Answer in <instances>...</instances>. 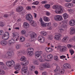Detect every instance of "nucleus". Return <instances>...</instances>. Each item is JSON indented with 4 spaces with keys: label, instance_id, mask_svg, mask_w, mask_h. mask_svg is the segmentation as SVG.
Masks as SVG:
<instances>
[{
    "label": "nucleus",
    "instance_id": "obj_1",
    "mask_svg": "<svg viewBox=\"0 0 75 75\" xmlns=\"http://www.w3.org/2000/svg\"><path fill=\"white\" fill-rule=\"evenodd\" d=\"M21 72L23 75H28L29 72L27 70V67L26 66H24L21 69Z\"/></svg>",
    "mask_w": 75,
    "mask_h": 75
},
{
    "label": "nucleus",
    "instance_id": "obj_2",
    "mask_svg": "<svg viewBox=\"0 0 75 75\" xmlns=\"http://www.w3.org/2000/svg\"><path fill=\"white\" fill-rule=\"evenodd\" d=\"M28 34L30 35L32 41H35V40H36L37 34H36L35 33L32 31H30L28 33Z\"/></svg>",
    "mask_w": 75,
    "mask_h": 75
},
{
    "label": "nucleus",
    "instance_id": "obj_3",
    "mask_svg": "<svg viewBox=\"0 0 75 75\" xmlns=\"http://www.w3.org/2000/svg\"><path fill=\"white\" fill-rule=\"evenodd\" d=\"M67 27V25L65 24V22H64L63 23V24L62 25V26L59 25L58 27V28L61 33H63L64 31V29L63 28H66Z\"/></svg>",
    "mask_w": 75,
    "mask_h": 75
},
{
    "label": "nucleus",
    "instance_id": "obj_4",
    "mask_svg": "<svg viewBox=\"0 0 75 75\" xmlns=\"http://www.w3.org/2000/svg\"><path fill=\"white\" fill-rule=\"evenodd\" d=\"M42 54V51H37L35 52V58H39L40 57V61L41 62H42V60H40L41 59H42V57L40 55L41 54Z\"/></svg>",
    "mask_w": 75,
    "mask_h": 75
},
{
    "label": "nucleus",
    "instance_id": "obj_5",
    "mask_svg": "<svg viewBox=\"0 0 75 75\" xmlns=\"http://www.w3.org/2000/svg\"><path fill=\"white\" fill-rule=\"evenodd\" d=\"M50 64L49 63H45L43 64H40V71H42L45 68H50Z\"/></svg>",
    "mask_w": 75,
    "mask_h": 75
},
{
    "label": "nucleus",
    "instance_id": "obj_6",
    "mask_svg": "<svg viewBox=\"0 0 75 75\" xmlns=\"http://www.w3.org/2000/svg\"><path fill=\"white\" fill-rule=\"evenodd\" d=\"M6 65L8 67H11V66L15 65V62L13 60L8 61L6 63Z\"/></svg>",
    "mask_w": 75,
    "mask_h": 75
},
{
    "label": "nucleus",
    "instance_id": "obj_7",
    "mask_svg": "<svg viewBox=\"0 0 75 75\" xmlns=\"http://www.w3.org/2000/svg\"><path fill=\"white\" fill-rule=\"evenodd\" d=\"M52 8L53 9H59V10H63L64 8L61 6H58L57 5H55L52 6Z\"/></svg>",
    "mask_w": 75,
    "mask_h": 75
},
{
    "label": "nucleus",
    "instance_id": "obj_8",
    "mask_svg": "<svg viewBox=\"0 0 75 75\" xmlns=\"http://www.w3.org/2000/svg\"><path fill=\"white\" fill-rule=\"evenodd\" d=\"M26 19L28 21H31L33 20V16L30 14H28L26 16Z\"/></svg>",
    "mask_w": 75,
    "mask_h": 75
},
{
    "label": "nucleus",
    "instance_id": "obj_9",
    "mask_svg": "<svg viewBox=\"0 0 75 75\" xmlns=\"http://www.w3.org/2000/svg\"><path fill=\"white\" fill-rule=\"evenodd\" d=\"M38 40L42 43H43L45 41V38L44 36L42 35L39 36L38 38Z\"/></svg>",
    "mask_w": 75,
    "mask_h": 75
},
{
    "label": "nucleus",
    "instance_id": "obj_10",
    "mask_svg": "<svg viewBox=\"0 0 75 75\" xmlns=\"http://www.w3.org/2000/svg\"><path fill=\"white\" fill-rule=\"evenodd\" d=\"M63 67L65 69H69L71 68V65L67 63L64 64L63 65Z\"/></svg>",
    "mask_w": 75,
    "mask_h": 75
},
{
    "label": "nucleus",
    "instance_id": "obj_11",
    "mask_svg": "<svg viewBox=\"0 0 75 75\" xmlns=\"http://www.w3.org/2000/svg\"><path fill=\"white\" fill-rule=\"evenodd\" d=\"M62 36V35L60 34H58L55 35L54 36V38L57 41H59L60 40V38Z\"/></svg>",
    "mask_w": 75,
    "mask_h": 75
},
{
    "label": "nucleus",
    "instance_id": "obj_12",
    "mask_svg": "<svg viewBox=\"0 0 75 75\" xmlns=\"http://www.w3.org/2000/svg\"><path fill=\"white\" fill-rule=\"evenodd\" d=\"M69 24L70 26H74L75 25V20H71L69 22Z\"/></svg>",
    "mask_w": 75,
    "mask_h": 75
},
{
    "label": "nucleus",
    "instance_id": "obj_13",
    "mask_svg": "<svg viewBox=\"0 0 75 75\" xmlns=\"http://www.w3.org/2000/svg\"><path fill=\"white\" fill-rule=\"evenodd\" d=\"M69 40V37L66 36L64 37L62 39V41L63 42H67Z\"/></svg>",
    "mask_w": 75,
    "mask_h": 75
},
{
    "label": "nucleus",
    "instance_id": "obj_14",
    "mask_svg": "<svg viewBox=\"0 0 75 75\" xmlns=\"http://www.w3.org/2000/svg\"><path fill=\"white\" fill-rule=\"evenodd\" d=\"M71 30L70 32V34L72 35L75 33V29L71 27L70 28Z\"/></svg>",
    "mask_w": 75,
    "mask_h": 75
},
{
    "label": "nucleus",
    "instance_id": "obj_15",
    "mask_svg": "<svg viewBox=\"0 0 75 75\" xmlns=\"http://www.w3.org/2000/svg\"><path fill=\"white\" fill-rule=\"evenodd\" d=\"M33 63L34 65H39V62L36 59H34L33 60Z\"/></svg>",
    "mask_w": 75,
    "mask_h": 75
},
{
    "label": "nucleus",
    "instance_id": "obj_16",
    "mask_svg": "<svg viewBox=\"0 0 75 75\" xmlns=\"http://www.w3.org/2000/svg\"><path fill=\"white\" fill-rule=\"evenodd\" d=\"M61 50H60L61 52H62V51H63L64 52H65V51H67L68 49H67V47H61Z\"/></svg>",
    "mask_w": 75,
    "mask_h": 75
},
{
    "label": "nucleus",
    "instance_id": "obj_17",
    "mask_svg": "<svg viewBox=\"0 0 75 75\" xmlns=\"http://www.w3.org/2000/svg\"><path fill=\"white\" fill-rule=\"evenodd\" d=\"M45 50L47 52H51V51H52L53 50L50 47H47L46 48Z\"/></svg>",
    "mask_w": 75,
    "mask_h": 75
},
{
    "label": "nucleus",
    "instance_id": "obj_18",
    "mask_svg": "<svg viewBox=\"0 0 75 75\" xmlns=\"http://www.w3.org/2000/svg\"><path fill=\"white\" fill-rule=\"evenodd\" d=\"M47 58L49 60H52L53 58V55L52 54H49L47 56Z\"/></svg>",
    "mask_w": 75,
    "mask_h": 75
},
{
    "label": "nucleus",
    "instance_id": "obj_19",
    "mask_svg": "<svg viewBox=\"0 0 75 75\" xmlns=\"http://www.w3.org/2000/svg\"><path fill=\"white\" fill-rule=\"evenodd\" d=\"M1 44L2 45L5 46V45H7V42L5 40H2L1 42Z\"/></svg>",
    "mask_w": 75,
    "mask_h": 75
},
{
    "label": "nucleus",
    "instance_id": "obj_20",
    "mask_svg": "<svg viewBox=\"0 0 75 75\" xmlns=\"http://www.w3.org/2000/svg\"><path fill=\"white\" fill-rule=\"evenodd\" d=\"M23 26L25 28H29L30 25H29L28 23H23Z\"/></svg>",
    "mask_w": 75,
    "mask_h": 75
},
{
    "label": "nucleus",
    "instance_id": "obj_21",
    "mask_svg": "<svg viewBox=\"0 0 75 75\" xmlns=\"http://www.w3.org/2000/svg\"><path fill=\"white\" fill-rule=\"evenodd\" d=\"M31 25L33 27H35V26H37L36 22L34 21H32V23H31Z\"/></svg>",
    "mask_w": 75,
    "mask_h": 75
},
{
    "label": "nucleus",
    "instance_id": "obj_22",
    "mask_svg": "<svg viewBox=\"0 0 75 75\" xmlns=\"http://www.w3.org/2000/svg\"><path fill=\"white\" fill-rule=\"evenodd\" d=\"M64 11V10H55V12L57 14H61V13H62Z\"/></svg>",
    "mask_w": 75,
    "mask_h": 75
},
{
    "label": "nucleus",
    "instance_id": "obj_23",
    "mask_svg": "<svg viewBox=\"0 0 75 75\" xmlns=\"http://www.w3.org/2000/svg\"><path fill=\"white\" fill-rule=\"evenodd\" d=\"M15 69H18V70H20V68H21V66L19 63L18 64L16 65V66L15 67Z\"/></svg>",
    "mask_w": 75,
    "mask_h": 75
},
{
    "label": "nucleus",
    "instance_id": "obj_24",
    "mask_svg": "<svg viewBox=\"0 0 75 75\" xmlns=\"http://www.w3.org/2000/svg\"><path fill=\"white\" fill-rule=\"evenodd\" d=\"M43 20L44 21H46L47 22H48V21H50V18L46 16H45L44 17Z\"/></svg>",
    "mask_w": 75,
    "mask_h": 75
},
{
    "label": "nucleus",
    "instance_id": "obj_25",
    "mask_svg": "<svg viewBox=\"0 0 75 75\" xmlns=\"http://www.w3.org/2000/svg\"><path fill=\"white\" fill-rule=\"evenodd\" d=\"M17 55L18 57H21L22 55H23V53H22V51H18L17 53Z\"/></svg>",
    "mask_w": 75,
    "mask_h": 75
},
{
    "label": "nucleus",
    "instance_id": "obj_26",
    "mask_svg": "<svg viewBox=\"0 0 75 75\" xmlns=\"http://www.w3.org/2000/svg\"><path fill=\"white\" fill-rule=\"evenodd\" d=\"M20 41L21 42H24L25 41V38L23 36H21L20 38Z\"/></svg>",
    "mask_w": 75,
    "mask_h": 75
},
{
    "label": "nucleus",
    "instance_id": "obj_27",
    "mask_svg": "<svg viewBox=\"0 0 75 75\" xmlns=\"http://www.w3.org/2000/svg\"><path fill=\"white\" fill-rule=\"evenodd\" d=\"M9 38V35L8 36H3L2 37V38L3 40H8Z\"/></svg>",
    "mask_w": 75,
    "mask_h": 75
},
{
    "label": "nucleus",
    "instance_id": "obj_28",
    "mask_svg": "<svg viewBox=\"0 0 75 75\" xmlns=\"http://www.w3.org/2000/svg\"><path fill=\"white\" fill-rule=\"evenodd\" d=\"M25 60V57L24 56H22L20 59V61H24Z\"/></svg>",
    "mask_w": 75,
    "mask_h": 75
},
{
    "label": "nucleus",
    "instance_id": "obj_29",
    "mask_svg": "<svg viewBox=\"0 0 75 75\" xmlns=\"http://www.w3.org/2000/svg\"><path fill=\"white\" fill-rule=\"evenodd\" d=\"M40 25L43 27H46V23H45L44 22H40Z\"/></svg>",
    "mask_w": 75,
    "mask_h": 75
},
{
    "label": "nucleus",
    "instance_id": "obj_30",
    "mask_svg": "<svg viewBox=\"0 0 75 75\" xmlns=\"http://www.w3.org/2000/svg\"><path fill=\"white\" fill-rule=\"evenodd\" d=\"M50 4H46L44 7L45 8H46L47 9L50 8Z\"/></svg>",
    "mask_w": 75,
    "mask_h": 75
},
{
    "label": "nucleus",
    "instance_id": "obj_31",
    "mask_svg": "<svg viewBox=\"0 0 75 75\" xmlns=\"http://www.w3.org/2000/svg\"><path fill=\"white\" fill-rule=\"evenodd\" d=\"M12 40H13V41H14V42H12V41L11 40H9L8 42V45H11L12 42H13V43H14L15 42V40L13 39H12Z\"/></svg>",
    "mask_w": 75,
    "mask_h": 75
},
{
    "label": "nucleus",
    "instance_id": "obj_32",
    "mask_svg": "<svg viewBox=\"0 0 75 75\" xmlns=\"http://www.w3.org/2000/svg\"><path fill=\"white\" fill-rule=\"evenodd\" d=\"M28 54L30 56H32L33 55V51L28 52Z\"/></svg>",
    "mask_w": 75,
    "mask_h": 75
},
{
    "label": "nucleus",
    "instance_id": "obj_33",
    "mask_svg": "<svg viewBox=\"0 0 75 75\" xmlns=\"http://www.w3.org/2000/svg\"><path fill=\"white\" fill-rule=\"evenodd\" d=\"M63 20V18H62V17L61 15H58V21H62Z\"/></svg>",
    "mask_w": 75,
    "mask_h": 75
},
{
    "label": "nucleus",
    "instance_id": "obj_34",
    "mask_svg": "<svg viewBox=\"0 0 75 75\" xmlns=\"http://www.w3.org/2000/svg\"><path fill=\"white\" fill-rule=\"evenodd\" d=\"M5 74V71L3 70H0V75H4Z\"/></svg>",
    "mask_w": 75,
    "mask_h": 75
},
{
    "label": "nucleus",
    "instance_id": "obj_35",
    "mask_svg": "<svg viewBox=\"0 0 75 75\" xmlns=\"http://www.w3.org/2000/svg\"><path fill=\"white\" fill-rule=\"evenodd\" d=\"M7 53H8V55L9 57H11V56H12V55L13 54V52H8Z\"/></svg>",
    "mask_w": 75,
    "mask_h": 75
},
{
    "label": "nucleus",
    "instance_id": "obj_36",
    "mask_svg": "<svg viewBox=\"0 0 75 75\" xmlns=\"http://www.w3.org/2000/svg\"><path fill=\"white\" fill-rule=\"evenodd\" d=\"M63 17L64 19H66V18H67L68 17V16L67 13H65L63 14Z\"/></svg>",
    "mask_w": 75,
    "mask_h": 75
},
{
    "label": "nucleus",
    "instance_id": "obj_37",
    "mask_svg": "<svg viewBox=\"0 0 75 75\" xmlns=\"http://www.w3.org/2000/svg\"><path fill=\"white\" fill-rule=\"evenodd\" d=\"M24 9V8L23 6H18L16 8V10H23Z\"/></svg>",
    "mask_w": 75,
    "mask_h": 75
},
{
    "label": "nucleus",
    "instance_id": "obj_38",
    "mask_svg": "<svg viewBox=\"0 0 75 75\" xmlns=\"http://www.w3.org/2000/svg\"><path fill=\"white\" fill-rule=\"evenodd\" d=\"M60 68L59 66H57L55 70L54 71V72H59V70Z\"/></svg>",
    "mask_w": 75,
    "mask_h": 75
},
{
    "label": "nucleus",
    "instance_id": "obj_39",
    "mask_svg": "<svg viewBox=\"0 0 75 75\" xmlns=\"http://www.w3.org/2000/svg\"><path fill=\"white\" fill-rule=\"evenodd\" d=\"M69 52L70 54H71V55H72L73 54H74V50H73L72 49H69Z\"/></svg>",
    "mask_w": 75,
    "mask_h": 75
},
{
    "label": "nucleus",
    "instance_id": "obj_40",
    "mask_svg": "<svg viewBox=\"0 0 75 75\" xmlns=\"http://www.w3.org/2000/svg\"><path fill=\"white\" fill-rule=\"evenodd\" d=\"M54 19L56 21H58V15L55 16H54Z\"/></svg>",
    "mask_w": 75,
    "mask_h": 75
},
{
    "label": "nucleus",
    "instance_id": "obj_41",
    "mask_svg": "<svg viewBox=\"0 0 75 75\" xmlns=\"http://www.w3.org/2000/svg\"><path fill=\"white\" fill-rule=\"evenodd\" d=\"M34 50V49H33V48H28L27 50V52H28L29 51H32Z\"/></svg>",
    "mask_w": 75,
    "mask_h": 75
},
{
    "label": "nucleus",
    "instance_id": "obj_42",
    "mask_svg": "<svg viewBox=\"0 0 75 75\" xmlns=\"http://www.w3.org/2000/svg\"><path fill=\"white\" fill-rule=\"evenodd\" d=\"M41 34L42 35H47V32H45V31H42L41 32Z\"/></svg>",
    "mask_w": 75,
    "mask_h": 75
},
{
    "label": "nucleus",
    "instance_id": "obj_43",
    "mask_svg": "<svg viewBox=\"0 0 75 75\" xmlns=\"http://www.w3.org/2000/svg\"><path fill=\"white\" fill-rule=\"evenodd\" d=\"M25 33H26V31H25V30H23L21 31V34H22V35H24Z\"/></svg>",
    "mask_w": 75,
    "mask_h": 75
},
{
    "label": "nucleus",
    "instance_id": "obj_44",
    "mask_svg": "<svg viewBox=\"0 0 75 75\" xmlns=\"http://www.w3.org/2000/svg\"><path fill=\"white\" fill-rule=\"evenodd\" d=\"M51 25V23L50 22L46 23V27L47 26V27H50Z\"/></svg>",
    "mask_w": 75,
    "mask_h": 75
},
{
    "label": "nucleus",
    "instance_id": "obj_45",
    "mask_svg": "<svg viewBox=\"0 0 75 75\" xmlns=\"http://www.w3.org/2000/svg\"><path fill=\"white\" fill-rule=\"evenodd\" d=\"M53 38V36L51 35H49L48 36V39L50 40H51Z\"/></svg>",
    "mask_w": 75,
    "mask_h": 75
},
{
    "label": "nucleus",
    "instance_id": "obj_46",
    "mask_svg": "<svg viewBox=\"0 0 75 75\" xmlns=\"http://www.w3.org/2000/svg\"><path fill=\"white\" fill-rule=\"evenodd\" d=\"M39 4V2L38 1H35L33 3V4L35 5H38Z\"/></svg>",
    "mask_w": 75,
    "mask_h": 75
},
{
    "label": "nucleus",
    "instance_id": "obj_47",
    "mask_svg": "<svg viewBox=\"0 0 75 75\" xmlns=\"http://www.w3.org/2000/svg\"><path fill=\"white\" fill-rule=\"evenodd\" d=\"M67 47L68 48H73L74 46L68 44L67 45Z\"/></svg>",
    "mask_w": 75,
    "mask_h": 75
},
{
    "label": "nucleus",
    "instance_id": "obj_48",
    "mask_svg": "<svg viewBox=\"0 0 75 75\" xmlns=\"http://www.w3.org/2000/svg\"><path fill=\"white\" fill-rule=\"evenodd\" d=\"M9 57V56L7 53L4 56V58H8Z\"/></svg>",
    "mask_w": 75,
    "mask_h": 75
},
{
    "label": "nucleus",
    "instance_id": "obj_49",
    "mask_svg": "<svg viewBox=\"0 0 75 75\" xmlns=\"http://www.w3.org/2000/svg\"><path fill=\"white\" fill-rule=\"evenodd\" d=\"M58 26V24L56 23H54L53 24V26L54 28H55L57 27Z\"/></svg>",
    "mask_w": 75,
    "mask_h": 75
},
{
    "label": "nucleus",
    "instance_id": "obj_50",
    "mask_svg": "<svg viewBox=\"0 0 75 75\" xmlns=\"http://www.w3.org/2000/svg\"><path fill=\"white\" fill-rule=\"evenodd\" d=\"M61 47H62L60 46H57V50H59L60 51H61Z\"/></svg>",
    "mask_w": 75,
    "mask_h": 75
},
{
    "label": "nucleus",
    "instance_id": "obj_51",
    "mask_svg": "<svg viewBox=\"0 0 75 75\" xmlns=\"http://www.w3.org/2000/svg\"><path fill=\"white\" fill-rule=\"evenodd\" d=\"M54 59L55 61H57L58 60V57L57 56H55L54 57Z\"/></svg>",
    "mask_w": 75,
    "mask_h": 75
},
{
    "label": "nucleus",
    "instance_id": "obj_52",
    "mask_svg": "<svg viewBox=\"0 0 75 75\" xmlns=\"http://www.w3.org/2000/svg\"><path fill=\"white\" fill-rule=\"evenodd\" d=\"M74 5L71 3H69V7L68 8H71V7H72Z\"/></svg>",
    "mask_w": 75,
    "mask_h": 75
},
{
    "label": "nucleus",
    "instance_id": "obj_53",
    "mask_svg": "<svg viewBox=\"0 0 75 75\" xmlns=\"http://www.w3.org/2000/svg\"><path fill=\"white\" fill-rule=\"evenodd\" d=\"M68 11L69 13H70V14H71L74 12V10H68Z\"/></svg>",
    "mask_w": 75,
    "mask_h": 75
},
{
    "label": "nucleus",
    "instance_id": "obj_54",
    "mask_svg": "<svg viewBox=\"0 0 75 75\" xmlns=\"http://www.w3.org/2000/svg\"><path fill=\"white\" fill-rule=\"evenodd\" d=\"M30 44H29V43H27L25 45V47L28 48V47H30Z\"/></svg>",
    "mask_w": 75,
    "mask_h": 75
},
{
    "label": "nucleus",
    "instance_id": "obj_55",
    "mask_svg": "<svg viewBox=\"0 0 75 75\" xmlns=\"http://www.w3.org/2000/svg\"><path fill=\"white\" fill-rule=\"evenodd\" d=\"M8 35H9V33H8V32H6L4 34L3 36H8Z\"/></svg>",
    "mask_w": 75,
    "mask_h": 75
},
{
    "label": "nucleus",
    "instance_id": "obj_56",
    "mask_svg": "<svg viewBox=\"0 0 75 75\" xmlns=\"http://www.w3.org/2000/svg\"><path fill=\"white\" fill-rule=\"evenodd\" d=\"M1 68L2 69H6V66L4 64L2 65L1 66Z\"/></svg>",
    "mask_w": 75,
    "mask_h": 75
},
{
    "label": "nucleus",
    "instance_id": "obj_57",
    "mask_svg": "<svg viewBox=\"0 0 75 75\" xmlns=\"http://www.w3.org/2000/svg\"><path fill=\"white\" fill-rule=\"evenodd\" d=\"M16 50H19L20 49V45H16Z\"/></svg>",
    "mask_w": 75,
    "mask_h": 75
},
{
    "label": "nucleus",
    "instance_id": "obj_58",
    "mask_svg": "<svg viewBox=\"0 0 75 75\" xmlns=\"http://www.w3.org/2000/svg\"><path fill=\"white\" fill-rule=\"evenodd\" d=\"M34 68H35V67L34 65L30 67V69L31 71H33V70L34 69Z\"/></svg>",
    "mask_w": 75,
    "mask_h": 75
},
{
    "label": "nucleus",
    "instance_id": "obj_59",
    "mask_svg": "<svg viewBox=\"0 0 75 75\" xmlns=\"http://www.w3.org/2000/svg\"><path fill=\"white\" fill-rule=\"evenodd\" d=\"M23 62H24V63H25V65H28V60H25Z\"/></svg>",
    "mask_w": 75,
    "mask_h": 75
},
{
    "label": "nucleus",
    "instance_id": "obj_60",
    "mask_svg": "<svg viewBox=\"0 0 75 75\" xmlns=\"http://www.w3.org/2000/svg\"><path fill=\"white\" fill-rule=\"evenodd\" d=\"M66 58V57L65 56L62 55L60 57V59H63L64 58Z\"/></svg>",
    "mask_w": 75,
    "mask_h": 75
},
{
    "label": "nucleus",
    "instance_id": "obj_61",
    "mask_svg": "<svg viewBox=\"0 0 75 75\" xmlns=\"http://www.w3.org/2000/svg\"><path fill=\"white\" fill-rule=\"evenodd\" d=\"M47 3V1H43L41 2V3H42V4H46Z\"/></svg>",
    "mask_w": 75,
    "mask_h": 75
},
{
    "label": "nucleus",
    "instance_id": "obj_62",
    "mask_svg": "<svg viewBox=\"0 0 75 75\" xmlns=\"http://www.w3.org/2000/svg\"><path fill=\"white\" fill-rule=\"evenodd\" d=\"M4 26V24H3V22H0V26L1 27H3Z\"/></svg>",
    "mask_w": 75,
    "mask_h": 75
},
{
    "label": "nucleus",
    "instance_id": "obj_63",
    "mask_svg": "<svg viewBox=\"0 0 75 75\" xmlns=\"http://www.w3.org/2000/svg\"><path fill=\"white\" fill-rule=\"evenodd\" d=\"M12 34L13 37H16V33H12Z\"/></svg>",
    "mask_w": 75,
    "mask_h": 75
},
{
    "label": "nucleus",
    "instance_id": "obj_64",
    "mask_svg": "<svg viewBox=\"0 0 75 75\" xmlns=\"http://www.w3.org/2000/svg\"><path fill=\"white\" fill-rule=\"evenodd\" d=\"M4 34L3 31L2 30H0V35H3Z\"/></svg>",
    "mask_w": 75,
    "mask_h": 75
}]
</instances>
